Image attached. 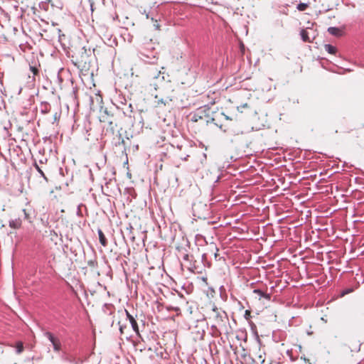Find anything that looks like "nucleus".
Instances as JSON below:
<instances>
[{
    "mask_svg": "<svg viewBox=\"0 0 364 364\" xmlns=\"http://www.w3.org/2000/svg\"><path fill=\"white\" fill-rule=\"evenodd\" d=\"M157 43L154 42L152 39L144 38V42L140 46L138 56L145 63L154 64L158 60V52L156 46Z\"/></svg>",
    "mask_w": 364,
    "mask_h": 364,
    "instance_id": "obj_1",
    "label": "nucleus"
},
{
    "mask_svg": "<svg viewBox=\"0 0 364 364\" xmlns=\"http://www.w3.org/2000/svg\"><path fill=\"white\" fill-rule=\"evenodd\" d=\"M210 319H213L214 322L212 324V328H223L225 327L226 323L228 322L227 314L215 305L213 306Z\"/></svg>",
    "mask_w": 364,
    "mask_h": 364,
    "instance_id": "obj_2",
    "label": "nucleus"
},
{
    "mask_svg": "<svg viewBox=\"0 0 364 364\" xmlns=\"http://www.w3.org/2000/svg\"><path fill=\"white\" fill-rule=\"evenodd\" d=\"M125 313L127 315V318L132 327L133 331L136 333V335H139V330L136 321L135 320L134 316L129 313L127 310H125Z\"/></svg>",
    "mask_w": 364,
    "mask_h": 364,
    "instance_id": "obj_3",
    "label": "nucleus"
},
{
    "mask_svg": "<svg viewBox=\"0 0 364 364\" xmlns=\"http://www.w3.org/2000/svg\"><path fill=\"white\" fill-rule=\"evenodd\" d=\"M355 279L356 280V284L355 285L354 287H349V288H346L344 289L342 291H341V296H343L346 294H348L351 292H353L355 289H358L360 286V284H361V282H360L359 280H358L357 277H355Z\"/></svg>",
    "mask_w": 364,
    "mask_h": 364,
    "instance_id": "obj_4",
    "label": "nucleus"
},
{
    "mask_svg": "<svg viewBox=\"0 0 364 364\" xmlns=\"http://www.w3.org/2000/svg\"><path fill=\"white\" fill-rule=\"evenodd\" d=\"M50 105L47 102H42L39 106V109L43 114H48L50 111Z\"/></svg>",
    "mask_w": 364,
    "mask_h": 364,
    "instance_id": "obj_5",
    "label": "nucleus"
},
{
    "mask_svg": "<svg viewBox=\"0 0 364 364\" xmlns=\"http://www.w3.org/2000/svg\"><path fill=\"white\" fill-rule=\"evenodd\" d=\"M21 220L20 218H15L9 221V226L14 229H18L21 226Z\"/></svg>",
    "mask_w": 364,
    "mask_h": 364,
    "instance_id": "obj_6",
    "label": "nucleus"
},
{
    "mask_svg": "<svg viewBox=\"0 0 364 364\" xmlns=\"http://www.w3.org/2000/svg\"><path fill=\"white\" fill-rule=\"evenodd\" d=\"M97 233H98V236H99L100 242L101 243V245L103 247H106L107 245V240L103 232L102 231V230L99 229L97 230Z\"/></svg>",
    "mask_w": 364,
    "mask_h": 364,
    "instance_id": "obj_7",
    "label": "nucleus"
},
{
    "mask_svg": "<svg viewBox=\"0 0 364 364\" xmlns=\"http://www.w3.org/2000/svg\"><path fill=\"white\" fill-rule=\"evenodd\" d=\"M61 358L64 361L69 362V363H73L75 364H77V363L75 362V358L73 355H71L66 354V353H64L62 354Z\"/></svg>",
    "mask_w": 364,
    "mask_h": 364,
    "instance_id": "obj_8",
    "label": "nucleus"
},
{
    "mask_svg": "<svg viewBox=\"0 0 364 364\" xmlns=\"http://www.w3.org/2000/svg\"><path fill=\"white\" fill-rule=\"evenodd\" d=\"M33 166L36 168V170L39 173L41 176H42L46 181H48V178L46 176L42 168L39 166V165L38 164V163L36 161L33 163Z\"/></svg>",
    "mask_w": 364,
    "mask_h": 364,
    "instance_id": "obj_9",
    "label": "nucleus"
},
{
    "mask_svg": "<svg viewBox=\"0 0 364 364\" xmlns=\"http://www.w3.org/2000/svg\"><path fill=\"white\" fill-rule=\"evenodd\" d=\"M328 32L330 34L336 36H338L341 35V30L337 27H329L328 28Z\"/></svg>",
    "mask_w": 364,
    "mask_h": 364,
    "instance_id": "obj_10",
    "label": "nucleus"
},
{
    "mask_svg": "<svg viewBox=\"0 0 364 364\" xmlns=\"http://www.w3.org/2000/svg\"><path fill=\"white\" fill-rule=\"evenodd\" d=\"M325 50L327 51L330 54H336L337 49L335 46L331 44H326L324 46Z\"/></svg>",
    "mask_w": 364,
    "mask_h": 364,
    "instance_id": "obj_11",
    "label": "nucleus"
},
{
    "mask_svg": "<svg viewBox=\"0 0 364 364\" xmlns=\"http://www.w3.org/2000/svg\"><path fill=\"white\" fill-rule=\"evenodd\" d=\"M300 35H301V38L304 42H311L309 37V33L306 30L302 29L300 32Z\"/></svg>",
    "mask_w": 364,
    "mask_h": 364,
    "instance_id": "obj_12",
    "label": "nucleus"
},
{
    "mask_svg": "<svg viewBox=\"0 0 364 364\" xmlns=\"http://www.w3.org/2000/svg\"><path fill=\"white\" fill-rule=\"evenodd\" d=\"M44 336L50 341L51 343H55L58 338L55 337L53 334L49 331L44 333Z\"/></svg>",
    "mask_w": 364,
    "mask_h": 364,
    "instance_id": "obj_13",
    "label": "nucleus"
},
{
    "mask_svg": "<svg viewBox=\"0 0 364 364\" xmlns=\"http://www.w3.org/2000/svg\"><path fill=\"white\" fill-rule=\"evenodd\" d=\"M53 350L56 352H59L61 350V343L59 339L55 341V343H52Z\"/></svg>",
    "mask_w": 364,
    "mask_h": 364,
    "instance_id": "obj_14",
    "label": "nucleus"
},
{
    "mask_svg": "<svg viewBox=\"0 0 364 364\" xmlns=\"http://www.w3.org/2000/svg\"><path fill=\"white\" fill-rule=\"evenodd\" d=\"M16 353L17 354H20L23 352V343L22 342H18L16 343Z\"/></svg>",
    "mask_w": 364,
    "mask_h": 364,
    "instance_id": "obj_15",
    "label": "nucleus"
},
{
    "mask_svg": "<svg viewBox=\"0 0 364 364\" xmlns=\"http://www.w3.org/2000/svg\"><path fill=\"white\" fill-rule=\"evenodd\" d=\"M168 101H171V99L164 100V99L161 98V99L158 100L157 104H158V105H166V104L168 103Z\"/></svg>",
    "mask_w": 364,
    "mask_h": 364,
    "instance_id": "obj_16",
    "label": "nucleus"
},
{
    "mask_svg": "<svg viewBox=\"0 0 364 364\" xmlns=\"http://www.w3.org/2000/svg\"><path fill=\"white\" fill-rule=\"evenodd\" d=\"M306 7H307V4H306L304 3H300L297 6V9L299 11H304L306 9Z\"/></svg>",
    "mask_w": 364,
    "mask_h": 364,
    "instance_id": "obj_17",
    "label": "nucleus"
},
{
    "mask_svg": "<svg viewBox=\"0 0 364 364\" xmlns=\"http://www.w3.org/2000/svg\"><path fill=\"white\" fill-rule=\"evenodd\" d=\"M253 293L257 294V295H259V299H261L262 296H263V294L264 292L262 291V290L259 289H255L253 290Z\"/></svg>",
    "mask_w": 364,
    "mask_h": 364,
    "instance_id": "obj_18",
    "label": "nucleus"
},
{
    "mask_svg": "<svg viewBox=\"0 0 364 364\" xmlns=\"http://www.w3.org/2000/svg\"><path fill=\"white\" fill-rule=\"evenodd\" d=\"M262 298H264L267 300H270L271 299V294H267V293L264 292L263 294V296H262Z\"/></svg>",
    "mask_w": 364,
    "mask_h": 364,
    "instance_id": "obj_19",
    "label": "nucleus"
},
{
    "mask_svg": "<svg viewBox=\"0 0 364 364\" xmlns=\"http://www.w3.org/2000/svg\"><path fill=\"white\" fill-rule=\"evenodd\" d=\"M59 118H60V114H58V112H55L53 116L54 122L58 121L59 119Z\"/></svg>",
    "mask_w": 364,
    "mask_h": 364,
    "instance_id": "obj_20",
    "label": "nucleus"
},
{
    "mask_svg": "<svg viewBox=\"0 0 364 364\" xmlns=\"http://www.w3.org/2000/svg\"><path fill=\"white\" fill-rule=\"evenodd\" d=\"M355 277H357L358 280H359L360 282H361L364 278L363 274L359 275L358 274H356Z\"/></svg>",
    "mask_w": 364,
    "mask_h": 364,
    "instance_id": "obj_21",
    "label": "nucleus"
},
{
    "mask_svg": "<svg viewBox=\"0 0 364 364\" xmlns=\"http://www.w3.org/2000/svg\"><path fill=\"white\" fill-rule=\"evenodd\" d=\"M22 212L24 214V218L25 219L28 220L29 218V216H28V214L26 213V209H23L22 210Z\"/></svg>",
    "mask_w": 364,
    "mask_h": 364,
    "instance_id": "obj_22",
    "label": "nucleus"
},
{
    "mask_svg": "<svg viewBox=\"0 0 364 364\" xmlns=\"http://www.w3.org/2000/svg\"><path fill=\"white\" fill-rule=\"evenodd\" d=\"M189 257H190V256L188 254H186V255H185L183 256V259L184 260H189Z\"/></svg>",
    "mask_w": 364,
    "mask_h": 364,
    "instance_id": "obj_23",
    "label": "nucleus"
},
{
    "mask_svg": "<svg viewBox=\"0 0 364 364\" xmlns=\"http://www.w3.org/2000/svg\"><path fill=\"white\" fill-rule=\"evenodd\" d=\"M215 249H216V252L214 254V257H215V259H217V257L218 256V249L217 247H215Z\"/></svg>",
    "mask_w": 364,
    "mask_h": 364,
    "instance_id": "obj_24",
    "label": "nucleus"
},
{
    "mask_svg": "<svg viewBox=\"0 0 364 364\" xmlns=\"http://www.w3.org/2000/svg\"><path fill=\"white\" fill-rule=\"evenodd\" d=\"M124 327L123 326H119V331H120L121 333H123V332H124V331H124Z\"/></svg>",
    "mask_w": 364,
    "mask_h": 364,
    "instance_id": "obj_25",
    "label": "nucleus"
},
{
    "mask_svg": "<svg viewBox=\"0 0 364 364\" xmlns=\"http://www.w3.org/2000/svg\"><path fill=\"white\" fill-rule=\"evenodd\" d=\"M31 68L32 71L33 72V73L36 74L37 72V69L33 67H31Z\"/></svg>",
    "mask_w": 364,
    "mask_h": 364,
    "instance_id": "obj_26",
    "label": "nucleus"
},
{
    "mask_svg": "<svg viewBox=\"0 0 364 364\" xmlns=\"http://www.w3.org/2000/svg\"><path fill=\"white\" fill-rule=\"evenodd\" d=\"M157 29L159 28V25L158 23L154 25Z\"/></svg>",
    "mask_w": 364,
    "mask_h": 364,
    "instance_id": "obj_27",
    "label": "nucleus"
},
{
    "mask_svg": "<svg viewBox=\"0 0 364 364\" xmlns=\"http://www.w3.org/2000/svg\"><path fill=\"white\" fill-rule=\"evenodd\" d=\"M160 75H161V72H159L156 76H154V77L157 78V77H159L160 76Z\"/></svg>",
    "mask_w": 364,
    "mask_h": 364,
    "instance_id": "obj_28",
    "label": "nucleus"
},
{
    "mask_svg": "<svg viewBox=\"0 0 364 364\" xmlns=\"http://www.w3.org/2000/svg\"><path fill=\"white\" fill-rule=\"evenodd\" d=\"M39 163H40V164H44V161H43V159H41V160L39 161Z\"/></svg>",
    "mask_w": 364,
    "mask_h": 364,
    "instance_id": "obj_29",
    "label": "nucleus"
},
{
    "mask_svg": "<svg viewBox=\"0 0 364 364\" xmlns=\"http://www.w3.org/2000/svg\"><path fill=\"white\" fill-rule=\"evenodd\" d=\"M248 314H249V311H245V315H246V316H248Z\"/></svg>",
    "mask_w": 364,
    "mask_h": 364,
    "instance_id": "obj_30",
    "label": "nucleus"
},
{
    "mask_svg": "<svg viewBox=\"0 0 364 364\" xmlns=\"http://www.w3.org/2000/svg\"><path fill=\"white\" fill-rule=\"evenodd\" d=\"M243 107H247V104H245V105H243Z\"/></svg>",
    "mask_w": 364,
    "mask_h": 364,
    "instance_id": "obj_31",
    "label": "nucleus"
},
{
    "mask_svg": "<svg viewBox=\"0 0 364 364\" xmlns=\"http://www.w3.org/2000/svg\"><path fill=\"white\" fill-rule=\"evenodd\" d=\"M219 177H218V178L216 179L215 182H218L219 181Z\"/></svg>",
    "mask_w": 364,
    "mask_h": 364,
    "instance_id": "obj_32",
    "label": "nucleus"
},
{
    "mask_svg": "<svg viewBox=\"0 0 364 364\" xmlns=\"http://www.w3.org/2000/svg\"><path fill=\"white\" fill-rule=\"evenodd\" d=\"M364 283V278L361 281V284H363Z\"/></svg>",
    "mask_w": 364,
    "mask_h": 364,
    "instance_id": "obj_33",
    "label": "nucleus"
},
{
    "mask_svg": "<svg viewBox=\"0 0 364 364\" xmlns=\"http://www.w3.org/2000/svg\"><path fill=\"white\" fill-rule=\"evenodd\" d=\"M146 18H149V14H146Z\"/></svg>",
    "mask_w": 364,
    "mask_h": 364,
    "instance_id": "obj_34",
    "label": "nucleus"
}]
</instances>
